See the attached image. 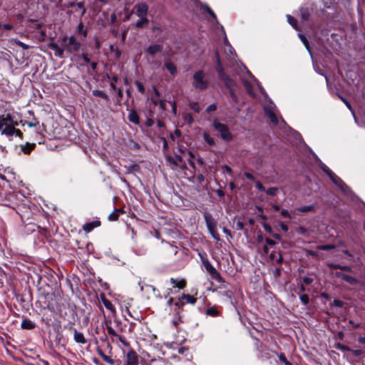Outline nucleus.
Instances as JSON below:
<instances>
[{
  "mask_svg": "<svg viewBox=\"0 0 365 365\" xmlns=\"http://www.w3.org/2000/svg\"><path fill=\"white\" fill-rule=\"evenodd\" d=\"M216 57V71L218 73L219 78L225 83V86L228 90L234 89L235 86V82L227 76L221 64L220 56L217 51L215 52Z\"/></svg>",
  "mask_w": 365,
  "mask_h": 365,
  "instance_id": "obj_1",
  "label": "nucleus"
},
{
  "mask_svg": "<svg viewBox=\"0 0 365 365\" xmlns=\"http://www.w3.org/2000/svg\"><path fill=\"white\" fill-rule=\"evenodd\" d=\"M192 86L197 91H204L209 87V81L202 70H198L193 74Z\"/></svg>",
  "mask_w": 365,
  "mask_h": 365,
  "instance_id": "obj_2",
  "label": "nucleus"
},
{
  "mask_svg": "<svg viewBox=\"0 0 365 365\" xmlns=\"http://www.w3.org/2000/svg\"><path fill=\"white\" fill-rule=\"evenodd\" d=\"M61 46L63 47L67 53H73L78 52L80 50L81 43L76 40V38L74 36H71L69 37L63 36L62 38Z\"/></svg>",
  "mask_w": 365,
  "mask_h": 365,
  "instance_id": "obj_3",
  "label": "nucleus"
},
{
  "mask_svg": "<svg viewBox=\"0 0 365 365\" xmlns=\"http://www.w3.org/2000/svg\"><path fill=\"white\" fill-rule=\"evenodd\" d=\"M203 217L206 223L207 230L212 237L217 241L220 240V236L217 231V222L212 215L207 212L203 213Z\"/></svg>",
  "mask_w": 365,
  "mask_h": 365,
  "instance_id": "obj_4",
  "label": "nucleus"
},
{
  "mask_svg": "<svg viewBox=\"0 0 365 365\" xmlns=\"http://www.w3.org/2000/svg\"><path fill=\"white\" fill-rule=\"evenodd\" d=\"M213 126L215 130L219 132L221 138L225 141H230L232 139V135L227 125L220 123L217 120H214Z\"/></svg>",
  "mask_w": 365,
  "mask_h": 365,
  "instance_id": "obj_5",
  "label": "nucleus"
},
{
  "mask_svg": "<svg viewBox=\"0 0 365 365\" xmlns=\"http://www.w3.org/2000/svg\"><path fill=\"white\" fill-rule=\"evenodd\" d=\"M204 264L206 270L209 272L213 279L217 281L218 282H224L219 272H217V269L209 262H205Z\"/></svg>",
  "mask_w": 365,
  "mask_h": 365,
  "instance_id": "obj_6",
  "label": "nucleus"
},
{
  "mask_svg": "<svg viewBox=\"0 0 365 365\" xmlns=\"http://www.w3.org/2000/svg\"><path fill=\"white\" fill-rule=\"evenodd\" d=\"M136 9V15L140 17H147L148 11V6L145 3H140L135 6Z\"/></svg>",
  "mask_w": 365,
  "mask_h": 365,
  "instance_id": "obj_7",
  "label": "nucleus"
},
{
  "mask_svg": "<svg viewBox=\"0 0 365 365\" xmlns=\"http://www.w3.org/2000/svg\"><path fill=\"white\" fill-rule=\"evenodd\" d=\"M126 364L127 365H138V356L134 350L131 349L127 353Z\"/></svg>",
  "mask_w": 365,
  "mask_h": 365,
  "instance_id": "obj_8",
  "label": "nucleus"
},
{
  "mask_svg": "<svg viewBox=\"0 0 365 365\" xmlns=\"http://www.w3.org/2000/svg\"><path fill=\"white\" fill-rule=\"evenodd\" d=\"M70 330L73 331V339L76 343L84 344L86 343V340L84 337V335L82 332H79L76 329L73 327H69Z\"/></svg>",
  "mask_w": 365,
  "mask_h": 365,
  "instance_id": "obj_9",
  "label": "nucleus"
},
{
  "mask_svg": "<svg viewBox=\"0 0 365 365\" xmlns=\"http://www.w3.org/2000/svg\"><path fill=\"white\" fill-rule=\"evenodd\" d=\"M49 48L54 51V54L56 56H58L61 58H63L64 56V51L65 49L63 47H60L57 43H51L49 45Z\"/></svg>",
  "mask_w": 365,
  "mask_h": 365,
  "instance_id": "obj_10",
  "label": "nucleus"
},
{
  "mask_svg": "<svg viewBox=\"0 0 365 365\" xmlns=\"http://www.w3.org/2000/svg\"><path fill=\"white\" fill-rule=\"evenodd\" d=\"M17 122L14 120L12 124H8L6 127L1 130V134L6 135L7 136H12L14 135L15 126L17 125Z\"/></svg>",
  "mask_w": 365,
  "mask_h": 365,
  "instance_id": "obj_11",
  "label": "nucleus"
},
{
  "mask_svg": "<svg viewBox=\"0 0 365 365\" xmlns=\"http://www.w3.org/2000/svg\"><path fill=\"white\" fill-rule=\"evenodd\" d=\"M13 123L14 120L11 114H7L6 116L0 115V130H3L8 124Z\"/></svg>",
  "mask_w": 365,
  "mask_h": 365,
  "instance_id": "obj_12",
  "label": "nucleus"
},
{
  "mask_svg": "<svg viewBox=\"0 0 365 365\" xmlns=\"http://www.w3.org/2000/svg\"><path fill=\"white\" fill-rule=\"evenodd\" d=\"M163 50V46L160 44L150 45L146 50L147 53L154 56L156 53H160Z\"/></svg>",
  "mask_w": 365,
  "mask_h": 365,
  "instance_id": "obj_13",
  "label": "nucleus"
},
{
  "mask_svg": "<svg viewBox=\"0 0 365 365\" xmlns=\"http://www.w3.org/2000/svg\"><path fill=\"white\" fill-rule=\"evenodd\" d=\"M101 225L99 220H94L91 222H87L83 225V230L86 232H90L93 229L98 227Z\"/></svg>",
  "mask_w": 365,
  "mask_h": 365,
  "instance_id": "obj_14",
  "label": "nucleus"
},
{
  "mask_svg": "<svg viewBox=\"0 0 365 365\" xmlns=\"http://www.w3.org/2000/svg\"><path fill=\"white\" fill-rule=\"evenodd\" d=\"M164 67L175 76L178 73L176 66L169 60H165L164 62Z\"/></svg>",
  "mask_w": 365,
  "mask_h": 365,
  "instance_id": "obj_15",
  "label": "nucleus"
},
{
  "mask_svg": "<svg viewBox=\"0 0 365 365\" xmlns=\"http://www.w3.org/2000/svg\"><path fill=\"white\" fill-rule=\"evenodd\" d=\"M102 302L105 307L110 310L113 314H115L116 310L112 302L108 299L104 295L101 298Z\"/></svg>",
  "mask_w": 365,
  "mask_h": 365,
  "instance_id": "obj_16",
  "label": "nucleus"
},
{
  "mask_svg": "<svg viewBox=\"0 0 365 365\" xmlns=\"http://www.w3.org/2000/svg\"><path fill=\"white\" fill-rule=\"evenodd\" d=\"M336 275L338 277H341L342 279H344L346 282L349 283L350 284H355L357 282V280L354 277H351L350 275H348V274H343V273H341V272H337L336 274Z\"/></svg>",
  "mask_w": 365,
  "mask_h": 365,
  "instance_id": "obj_17",
  "label": "nucleus"
},
{
  "mask_svg": "<svg viewBox=\"0 0 365 365\" xmlns=\"http://www.w3.org/2000/svg\"><path fill=\"white\" fill-rule=\"evenodd\" d=\"M170 282L173 284L174 287H178L179 289H183L186 286V280L185 279H181L180 280H177L174 278L170 279Z\"/></svg>",
  "mask_w": 365,
  "mask_h": 365,
  "instance_id": "obj_18",
  "label": "nucleus"
},
{
  "mask_svg": "<svg viewBox=\"0 0 365 365\" xmlns=\"http://www.w3.org/2000/svg\"><path fill=\"white\" fill-rule=\"evenodd\" d=\"M92 93L95 96L100 97V98L104 99L107 103L110 102V98L108 97V96L103 91L93 90L92 91Z\"/></svg>",
  "mask_w": 365,
  "mask_h": 365,
  "instance_id": "obj_19",
  "label": "nucleus"
},
{
  "mask_svg": "<svg viewBox=\"0 0 365 365\" xmlns=\"http://www.w3.org/2000/svg\"><path fill=\"white\" fill-rule=\"evenodd\" d=\"M149 24V20L147 17H140V19L135 23L137 29H143L147 27Z\"/></svg>",
  "mask_w": 365,
  "mask_h": 365,
  "instance_id": "obj_20",
  "label": "nucleus"
},
{
  "mask_svg": "<svg viewBox=\"0 0 365 365\" xmlns=\"http://www.w3.org/2000/svg\"><path fill=\"white\" fill-rule=\"evenodd\" d=\"M329 178H331V181L336 185L337 186L342 187L343 185H344V182L342 181V180L339 178L335 173H332Z\"/></svg>",
  "mask_w": 365,
  "mask_h": 365,
  "instance_id": "obj_21",
  "label": "nucleus"
},
{
  "mask_svg": "<svg viewBox=\"0 0 365 365\" xmlns=\"http://www.w3.org/2000/svg\"><path fill=\"white\" fill-rule=\"evenodd\" d=\"M128 120L135 125L139 124V117L137 112L131 110L128 115Z\"/></svg>",
  "mask_w": 365,
  "mask_h": 365,
  "instance_id": "obj_22",
  "label": "nucleus"
},
{
  "mask_svg": "<svg viewBox=\"0 0 365 365\" xmlns=\"http://www.w3.org/2000/svg\"><path fill=\"white\" fill-rule=\"evenodd\" d=\"M21 327L24 329H32L35 327V324L29 319L22 321Z\"/></svg>",
  "mask_w": 365,
  "mask_h": 365,
  "instance_id": "obj_23",
  "label": "nucleus"
},
{
  "mask_svg": "<svg viewBox=\"0 0 365 365\" xmlns=\"http://www.w3.org/2000/svg\"><path fill=\"white\" fill-rule=\"evenodd\" d=\"M35 147V143H26L25 145L21 146V149L25 154H29L31 152V150L34 149Z\"/></svg>",
  "mask_w": 365,
  "mask_h": 365,
  "instance_id": "obj_24",
  "label": "nucleus"
},
{
  "mask_svg": "<svg viewBox=\"0 0 365 365\" xmlns=\"http://www.w3.org/2000/svg\"><path fill=\"white\" fill-rule=\"evenodd\" d=\"M181 299L191 304H195L197 301L196 298L187 294H183L181 297Z\"/></svg>",
  "mask_w": 365,
  "mask_h": 365,
  "instance_id": "obj_25",
  "label": "nucleus"
},
{
  "mask_svg": "<svg viewBox=\"0 0 365 365\" xmlns=\"http://www.w3.org/2000/svg\"><path fill=\"white\" fill-rule=\"evenodd\" d=\"M265 114L267 116H268V118L270 119V120L273 123H274V124L277 123V122H278L277 118L273 111H272L270 110H265Z\"/></svg>",
  "mask_w": 365,
  "mask_h": 365,
  "instance_id": "obj_26",
  "label": "nucleus"
},
{
  "mask_svg": "<svg viewBox=\"0 0 365 365\" xmlns=\"http://www.w3.org/2000/svg\"><path fill=\"white\" fill-rule=\"evenodd\" d=\"M329 267L331 269H339L342 271H346V272L351 271V268L349 266H342V265L336 264H329Z\"/></svg>",
  "mask_w": 365,
  "mask_h": 365,
  "instance_id": "obj_27",
  "label": "nucleus"
},
{
  "mask_svg": "<svg viewBox=\"0 0 365 365\" xmlns=\"http://www.w3.org/2000/svg\"><path fill=\"white\" fill-rule=\"evenodd\" d=\"M299 11L302 19L304 21H307L310 15L309 9L307 8H301Z\"/></svg>",
  "mask_w": 365,
  "mask_h": 365,
  "instance_id": "obj_28",
  "label": "nucleus"
},
{
  "mask_svg": "<svg viewBox=\"0 0 365 365\" xmlns=\"http://www.w3.org/2000/svg\"><path fill=\"white\" fill-rule=\"evenodd\" d=\"M203 138L205 141L210 145H214L215 144V140L208 133L205 132L203 133Z\"/></svg>",
  "mask_w": 365,
  "mask_h": 365,
  "instance_id": "obj_29",
  "label": "nucleus"
},
{
  "mask_svg": "<svg viewBox=\"0 0 365 365\" xmlns=\"http://www.w3.org/2000/svg\"><path fill=\"white\" fill-rule=\"evenodd\" d=\"M153 90H154V93H155V96H152L150 100L155 106H158L160 102V101L158 100V97L160 96V93L155 87L153 88Z\"/></svg>",
  "mask_w": 365,
  "mask_h": 365,
  "instance_id": "obj_30",
  "label": "nucleus"
},
{
  "mask_svg": "<svg viewBox=\"0 0 365 365\" xmlns=\"http://www.w3.org/2000/svg\"><path fill=\"white\" fill-rule=\"evenodd\" d=\"M297 210L302 212H314L315 207L314 205L304 206L297 208Z\"/></svg>",
  "mask_w": 365,
  "mask_h": 365,
  "instance_id": "obj_31",
  "label": "nucleus"
},
{
  "mask_svg": "<svg viewBox=\"0 0 365 365\" xmlns=\"http://www.w3.org/2000/svg\"><path fill=\"white\" fill-rule=\"evenodd\" d=\"M38 124H39L38 120L36 118H34L30 121L25 120L23 125H26L29 128H32V127H36L37 125H38Z\"/></svg>",
  "mask_w": 365,
  "mask_h": 365,
  "instance_id": "obj_32",
  "label": "nucleus"
},
{
  "mask_svg": "<svg viewBox=\"0 0 365 365\" xmlns=\"http://www.w3.org/2000/svg\"><path fill=\"white\" fill-rule=\"evenodd\" d=\"M206 314L211 317H216L219 314V312L215 307H210L206 310Z\"/></svg>",
  "mask_w": 365,
  "mask_h": 365,
  "instance_id": "obj_33",
  "label": "nucleus"
},
{
  "mask_svg": "<svg viewBox=\"0 0 365 365\" xmlns=\"http://www.w3.org/2000/svg\"><path fill=\"white\" fill-rule=\"evenodd\" d=\"M288 22L292 26L293 28H294L296 30H299V29L297 26V21L292 17L291 15L287 16Z\"/></svg>",
  "mask_w": 365,
  "mask_h": 365,
  "instance_id": "obj_34",
  "label": "nucleus"
},
{
  "mask_svg": "<svg viewBox=\"0 0 365 365\" xmlns=\"http://www.w3.org/2000/svg\"><path fill=\"white\" fill-rule=\"evenodd\" d=\"M122 212V211L120 210H115L114 212L110 213L108 217V220H110V221L117 220L119 217L118 212Z\"/></svg>",
  "mask_w": 365,
  "mask_h": 365,
  "instance_id": "obj_35",
  "label": "nucleus"
},
{
  "mask_svg": "<svg viewBox=\"0 0 365 365\" xmlns=\"http://www.w3.org/2000/svg\"><path fill=\"white\" fill-rule=\"evenodd\" d=\"M202 9L204 11L207 12L214 20H217L216 14L214 13V11L210 9V7L208 5H204L202 6Z\"/></svg>",
  "mask_w": 365,
  "mask_h": 365,
  "instance_id": "obj_36",
  "label": "nucleus"
},
{
  "mask_svg": "<svg viewBox=\"0 0 365 365\" xmlns=\"http://www.w3.org/2000/svg\"><path fill=\"white\" fill-rule=\"evenodd\" d=\"M189 106L192 110H193L196 113H199L200 111V107L198 103H197V102H194V101L190 102L189 103Z\"/></svg>",
  "mask_w": 365,
  "mask_h": 365,
  "instance_id": "obj_37",
  "label": "nucleus"
},
{
  "mask_svg": "<svg viewBox=\"0 0 365 365\" xmlns=\"http://www.w3.org/2000/svg\"><path fill=\"white\" fill-rule=\"evenodd\" d=\"M339 98L344 102V103L346 106V107L353 113H354V110H353L352 108V106L350 104V103L345 98H344L343 96H341V95H338Z\"/></svg>",
  "mask_w": 365,
  "mask_h": 365,
  "instance_id": "obj_38",
  "label": "nucleus"
},
{
  "mask_svg": "<svg viewBox=\"0 0 365 365\" xmlns=\"http://www.w3.org/2000/svg\"><path fill=\"white\" fill-rule=\"evenodd\" d=\"M335 248L333 245H319L317 247V250H331Z\"/></svg>",
  "mask_w": 365,
  "mask_h": 365,
  "instance_id": "obj_39",
  "label": "nucleus"
},
{
  "mask_svg": "<svg viewBox=\"0 0 365 365\" xmlns=\"http://www.w3.org/2000/svg\"><path fill=\"white\" fill-rule=\"evenodd\" d=\"M243 85L245 86L247 92L249 94H252V85L250 84V83H249L247 81H244Z\"/></svg>",
  "mask_w": 365,
  "mask_h": 365,
  "instance_id": "obj_40",
  "label": "nucleus"
},
{
  "mask_svg": "<svg viewBox=\"0 0 365 365\" xmlns=\"http://www.w3.org/2000/svg\"><path fill=\"white\" fill-rule=\"evenodd\" d=\"M299 298L303 304L307 305L309 303V298L307 294H300Z\"/></svg>",
  "mask_w": 365,
  "mask_h": 365,
  "instance_id": "obj_41",
  "label": "nucleus"
},
{
  "mask_svg": "<svg viewBox=\"0 0 365 365\" xmlns=\"http://www.w3.org/2000/svg\"><path fill=\"white\" fill-rule=\"evenodd\" d=\"M277 192H278V189L277 187H269V189H267L266 190V192L268 195H272V196L276 195L277 194Z\"/></svg>",
  "mask_w": 365,
  "mask_h": 365,
  "instance_id": "obj_42",
  "label": "nucleus"
},
{
  "mask_svg": "<svg viewBox=\"0 0 365 365\" xmlns=\"http://www.w3.org/2000/svg\"><path fill=\"white\" fill-rule=\"evenodd\" d=\"M101 358L103 359L104 361L109 364L110 365H114L115 364V361L108 356H107L106 354L102 356Z\"/></svg>",
  "mask_w": 365,
  "mask_h": 365,
  "instance_id": "obj_43",
  "label": "nucleus"
},
{
  "mask_svg": "<svg viewBox=\"0 0 365 365\" xmlns=\"http://www.w3.org/2000/svg\"><path fill=\"white\" fill-rule=\"evenodd\" d=\"M135 84L136 85L137 88H138V90L141 93H145V88H144V86L143 85L142 83H140V81H135Z\"/></svg>",
  "mask_w": 365,
  "mask_h": 365,
  "instance_id": "obj_44",
  "label": "nucleus"
},
{
  "mask_svg": "<svg viewBox=\"0 0 365 365\" xmlns=\"http://www.w3.org/2000/svg\"><path fill=\"white\" fill-rule=\"evenodd\" d=\"M106 328L108 329V334L112 336H118L117 333L115 332V331L112 328V327L109 326L107 324L106 326Z\"/></svg>",
  "mask_w": 365,
  "mask_h": 365,
  "instance_id": "obj_45",
  "label": "nucleus"
},
{
  "mask_svg": "<svg viewBox=\"0 0 365 365\" xmlns=\"http://www.w3.org/2000/svg\"><path fill=\"white\" fill-rule=\"evenodd\" d=\"M78 31L79 33H81L84 37L87 36V31L83 30V25L81 23L78 26Z\"/></svg>",
  "mask_w": 365,
  "mask_h": 365,
  "instance_id": "obj_46",
  "label": "nucleus"
},
{
  "mask_svg": "<svg viewBox=\"0 0 365 365\" xmlns=\"http://www.w3.org/2000/svg\"><path fill=\"white\" fill-rule=\"evenodd\" d=\"M16 43L20 46L21 48H22L23 49L26 50V49H28L29 48V46L24 43V42H21V41L19 40H16Z\"/></svg>",
  "mask_w": 365,
  "mask_h": 365,
  "instance_id": "obj_47",
  "label": "nucleus"
},
{
  "mask_svg": "<svg viewBox=\"0 0 365 365\" xmlns=\"http://www.w3.org/2000/svg\"><path fill=\"white\" fill-rule=\"evenodd\" d=\"M279 359L284 364V365H287L289 363V361H287L284 354L281 353L279 356Z\"/></svg>",
  "mask_w": 365,
  "mask_h": 365,
  "instance_id": "obj_48",
  "label": "nucleus"
},
{
  "mask_svg": "<svg viewBox=\"0 0 365 365\" xmlns=\"http://www.w3.org/2000/svg\"><path fill=\"white\" fill-rule=\"evenodd\" d=\"M235 229L237 230H242L244 229V223L242 221H237L235 225Z\"/></svg>",
  "mask_w": 365,
  "mask_h": 365,
  "instance_id": "obj_49",
  "label": "nucleus"
},
{
  "mask_svg": "<svg viewBox=\"0 0 365 365\" xmlns=\"http://www.w3.org/2000/svg\"><path fill=\"white\" fill-rule=\"evenodd\" d=\"M302 281L306 284H310L313 282L314 279L311 277H304L302 278Z\"/></svg>",
  "mask_w": 365,
  "mask_h": 365,
  "instance_id": "obj_50",
  "label": "nucleus"
},
{
  "mask_svg": "<svg viewBox=\"0 0 365 365\" xmlns=\"http://www.w3.org/2000/svg\"><path fill=\"white\" fill-rule=\"evenodd\" d=\"M322 168L323 171L329 175V177L333 173V172L325 165H324Z\"/></svg>",
  "mask_w": 365,
  "mask_h": 365,
  "instance_id": "obj_51",
  "label": "nucleus"
},
{
  "mask_svg": "<svg viewBox=\"0 0 365 365\" xmlns=\"http://www.w3.org/2000/svg\"><path fill=\"white\" fill-rule=\"evenodd\" d=\"M178 352L180 354H186V353L188 352V348L187 347H185V346H182V347H180L178 350Z\"/></svg>",
  "mask_w": 365,
  "mask_h": 365,
  "instance_id": "obj_52",
  "label": "nucleus"
},
{
  "mask_svg": "<svg viewBox=\"0 0 365 365\" xmlns=\"http://www.w3.org/2000/svg\"><path fill=\"white\" fill-rule=\"evenodd\" d=\"M184 304V302L181 301L180 299L175 303V306L177 307L179 309H182Z\"/></svg>",
  "mask_w": 365,
  "mask_h": 365,
  "instance_id": "obj_53",
  "label": "nucleus"
},
{
  "mask_svg": "<svg viewBox=\"0 0 365 365\" xmlns=\"http://www.w3.org/2000/svg\"><path fill=\"white\" fill-rule=\"evenodd\" d=\"M281 215H282V217H286V218L290 219L292 217L290 214L289 213L288 210H282L281 211Z\"/></svg>",
  "mask_w": 365,
  "mask_h": 365,
  "instance_id": "obj_54",
  "label": "nucleus"
},
{
  "mask_svg": "<svg viewBox=\"0 0 365 365\" xmlns=\"http://www.w3.org/2000/svg\"><path fill=\"white\" fill-rule=\"evenodd\" d=\"M216 109H217V106L215 104H211L207 108L206 110L207 113H210V112L215 110Z\"/></svg>",
  "mask_w": 365,
  "mask_h": 365,
  "instance_id": "obj_55",
  "label": "nucleus"
},
{
  "mask_svg": "<svg viewBox=\"0 0 365 365\" xmlns=\"http://www.w3.org/2000/svg\"><path fill=\"white\" fill-rule=\"evenodd\" d=\"M116 337L118 339V340L125 346H128V343L126 341V340L125 339L124 337H123L122 336H120L118 334V336H116Z\"/></svg>",
  "mask_w": 365,
  "mask_h": 365,
  "instance_id": "obj_56",
  "label": "nucleus"
},
{
  "mask_svg": "<svg viewBox=\"0 0 365 365\" xmlns=\"http://www.w3.org/2000/svg\"><path fill=\"white\" fill-rule=\"evenodd\" d=\"M0 28L5 29V30H11L13 29V26L11 24H0Z\"/></svg>",
  "mask_w": 365,
  "mask_h": 365,
  "instance_id": "obj_57",
  "label": "nucleus"
},
{
  "mask_svg": "<svg viewBox=\"0 0 365 365\" xmlns=\"http://www.w3.org/2000/svg\"><path fill=\"white\" fill-rule=\"evenodd\" d=\"M229 91H230V97L232 99V101H235V102H237V96H236L233 89L229 90Z\"/></svg>",
  "mask_w": 365,
  "mask_h": 365,
  "instance_id": "obj_58",
  "label": "nucleus"
},
{
  "mask_svg": "<svg viewBox=\"0 0 365 365\" xmlns=\"http://www.w3.org/2000/svg\"><path fill=\"white\" fill-rule=\"evenodd\" d=\"M185 120H187L189 124H192L194 122V119L190 114L186 115Z\"/></svg>",
  "mask_w": 365,
  "mask_h": 365,
  "instance_id": "obj_59",
  "label": "nucleus"
},
{
  "mask_svg": "<svg viewBox=\"0 0 365 365\" xmlns=\"http://www.w3.org/2000/svg\"><path fill=\"white\" fill-rule=\"evenodd\" d=\"M82 58H83V61L86 63H90L91 62V59H90L88 53H83L82 54Z\"/></svg>",
  "mask_w": 365,
  "mask_h": 365,
  "instance_id": "obj_60",
  "label": "nucleus"
},
{
  "mask_svg": "<svg viewBox=\"0 0 365 365\" xmlns=\"http://www.w3.org/2000/svg\"><path fill=\"white\" fill-rule=\"evenodd\" d=\"M256 187L260 191H265V187L262 185V184L259 181L256 182Z\"/></svg>",
  "mask_w": 365,
  "mask_h": 365,
  "instance_id": "obj_61",
  "label": "nucleus"
},
{
  "mask_svg": "<svg viewBox=\"0 0 365 365\" xmlns=\"http://www.w3.org/2000/svg\"><path fill=\"white\" fill-rule=\"evenodd\" d=\"M76 5H77V6L79 9H83L82 15H84L86 14V9H84V3L83 2H78Z\"/></svg>",
  "mask_w": 365,
  "mask_h": 365,
  "instance_id": "obj_62",
  "label": "nucleus"
},
{
  "mask_svg": "<svg viewBox=\"0 0 365 365\" xmlns=\"http://www.w3.org/2000/svg\"><path fill=\"white\" fill-rule=\"evenodd\" d=\"M353 354L356 356H359L362 354L363 351L361 349L351 350Z\"/></svg>",
  "mask_w": 365,
  "mask_h": 365,
  "instance_id": "obj_63",
  "label": "nucleus"
},
{
  "mask_svg": "<svg viewBox=\"0 0 365 365\" xmlns=\"http://www.w3.org/2000/svg\"><path fill=\"white\" fill-rule=\"evenodd\" d=\"M14 135L19 136L21 139H23V133L19 129L15 128Z\"/></svg>",
  "mask_w": 365,
  "mask_h": 365,
  "instance_id": "obj_64",
  "label": "nucleus"
}]
</instances>
